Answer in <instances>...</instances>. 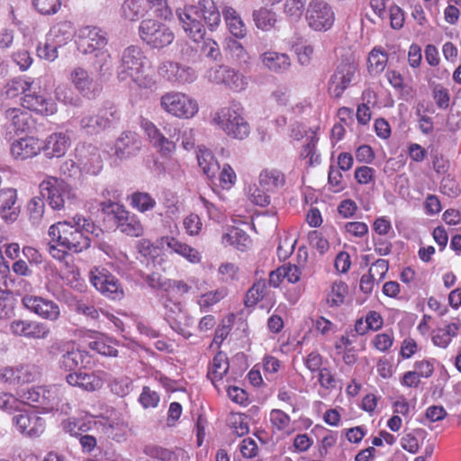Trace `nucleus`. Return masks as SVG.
I'll return each mask as SVG.
<instances>
[{"instance_id": "nucleus-54", "label": "nucleus", "mask_w": 461, "mask_h": 461, "mask_svg": "<svg viewBox=\"0 0 461 461\" xmlns=\"http://www.w3.org/2000/svg\"><path fill=\"white\" fill-rule=\"evenodd\" d=\"M95 60L94 66L95 70L100 76H104L111 73L112 70V57L106 48L100 50L94 53Z\"/></svg>"}, {"instance_id": "nucleus-31", "label": "nucleus", "mask_w": 461, "mask_h": 461, "mask_svg": "<svg viewBox=\"0 0 461 461\" xmlns=\"http://www.w3.org/2000/svg\"><path fill=\"white\" fill-rule=\"evenodd\" d=\"M68 80L84 96L92 97L98 90L88 71L82 67L72 68L68 75Z\"/></svg>"}, {"instance_id": "nucleus-48", "label": "nucleus", "mask_w": 461, "mask_h": 461, "mask_svg": "<svg viewBox=\"0 0 461 461\" xmlns=\"http://www.w3.org/2000/svg\"><path fill=\"white\" fill-rule=\"evenodd\" d=\"M318 131L319 127L316 126L315 130H311V135L308 137L307 143L303 147L300 157L308 159L309 166H315L321 163V156L316 149L318 143Z\"/></svg>"}, {"instance_id": "nucleus-11", "label": "nucleus", "mask_w": 461, "mask_h": 461, "mask_svg": "<svg viewBox=\"0 0 461 461\" xmlns=\"http://www.w3.org/2000/svg\"><path fill=\"white\" fill-rule=\"evenodd\" d=\"M305 21L314 32H327L334 24L335 13L325 0H311L305 9Z\"/></svg>"}, {"instance_id": "nucleus-61", "label": "nucleus", "mask_w": 461, "mask_h": 461, "mask_svg": "<svg viewBox=\"0 0 461 461\" xmlns=\"http://www.w3.org/2000/svg\"><path fill=\"white\" fill-rule=\"evenodd\" d=\"M306 0H285L284 13L293 21H298L304 10Z\"/></svg>"}, {"instance_id": "nucleus-56", "label": "nucleus", "mask_w": 461, "mask_h": 461, "mask_svg": "<svg viewBox=\"0 0 461 461\" xmlns=\"http://www.w3.org/2000/svg\"><path fill=\"white\" fill-rule=\"evenodd\" d=\"M23 404V402L19 396L16 397L10 393H0V410L3 411L7 413L19 411Z\"/></svg>"}, {"instance_id": "nucleus-32", "label": "nucleus", "mask_w": 461, "mask_h": 461, "mask_svg": "<svg viewBox=\"0 0 461 461\" xmlns=\"http://www.w3.org/2000/svg\"><path fill=\"white\" fill-rule=\"evenodd\" d=\"M17 191L14 188L0 190V215L6 223L14 222L20 213V206L16 204Z\"/></svg>"}, {"instance_id": "nucleus-10", "label": "nucleus", "mask_w": 461, "mask_h": 461, "mask_svg": "<svg viewBox=\"0 0 461 461\" xmlns=\"http://www.w3.org/2000/svg\"><path fill=\"white\" fill-rule=\"evenodd\" d=\"M101 206L104 212L113 214L116 226L121 232L136 238L144 234V226L140 218L127 211L124 206L111 201L103 202Z\"/></svg>"}, {"instance_id": "nucleus-12", "label": "nucleus", "mask_w": 461, "mask_h": 461, "mask_svg": "<svg viewBox=\"0 0 461 461\" xmlns=\"http://www.w3.org/2000/svg\"><path fill=\"white\" fill-rule=\"evenodd\" d=\"M357 72V64L353 59H347L339 63L329 80L328 91L330 95L334 98H340L356 80Z\"/></svg>"}, {"instance_id": "nucleus-49", "label": "nucleus", "mask_w": 461, "mask_h": 461, "mask_svg": "<svg viewBox=\"0 0 461 461\" xmlns=\"http://www.w3.org/2000/svg\"><path fill=\"white\" fill-rule=\"evenodd\" d=\"M348 293L347 284L341 280L334 281L327 291L326 303L329 307H339L344 303Z\"/></svg>"}, {"instance_id": "nucleus-19", "label": "nucleus", "mask_w": 461, "mask_h": 461, "mask_svg": "<svg viewBox=\"0 0 461 461\" xmlns=\"http://www.w3.org/2000/svg\"><path fill=\"white\" fill-rule=\"evenodd\" d=\"M119 118L118 111L110 107L100 110L96 115H83L79 125L86 134L95 135L111 127Z\"/></svg>"}, {"instance_id": "nucleus-59", "label": "nucleus", "mask_w": 461, "mask_h": 461, "mask_svg": "<svg viewBox=\"0 0 461 461\" xmlns=\"http://www.w3.org/2000/svg\"><path fill=\"white\" fill-rule=\"evenodd\" d=\"M269 192L263 189L260 185H250L248 189L249 200L256 205L267 206L270 203Z\"/></svg>"}, {"instance_id": "nucleus-33", "label": "nucleus", "mask_w": 461, "mask_h": 461, "mask_svg": "<svg viewBox=\"0 0 461 461\" xmlns=\"http://www.w3.org/2000/svg\"><path fill=\"white\" fill-rule=\"evenodd\" d=\"M76 156L80 165L89 174L96 175L102 167L99 150L92 145H83L76 149Z\"/></svg>"}, {"instance_id": "nucleus-23", "label": "nucleus", "mask_w": 461, "mask_h": 461, "mask_svg": "<svg viewBox=\"0 0 461 461\" xmlns=\"http://www.w3.org/2000/svg\"><path fill=\"white\" fill-rule=\"evenodd\" d=\"M430 334L432 344L437 348L446 349L453 339L461 335V319L455 317L450 321H445L442 326L431 330Z\"/></svg>"}, {"instance_id": "nucleus-16", "label": "nucleus", "mask_w": 461, "mask_h": 461, "mask_svg": "<svg viewBox=\"0 0 461 461\" xmlns=\"http://www.w3.org/2000/svg\"><path fill=\"white\" fill-rule=\"evenodd\" d=\"M5 122L3 126L5 140H12L14 135L25 133L33 125L32 116L20 107L7 108L4 112Z\"/></svg>"}, {"instance_id": "nucleus-21", "label": "nucleus", "mask_w": 461, "mask_h": 461, "mask_svg": "<svg viewBox=\"0 0 461 461\" xmlns=\"http://www.w3.org/2000/svg\"><path fill=\"white\" fill-rule=\"evenodd\" d=\"M106 33L95 26H84L78 30L77 49L84 54H92L106 48Z\"/></svg>"}, {"instance_id": "nucleus-24", "label": "nucleus", "mask_w": 461, "mask_h": 461, "mask_svg": "<svg viewBox=\"0 0 461 461\" xmlns=\"http://www.w3.org/2000/svg\"><path fill=\"white\" fill-rule=\"evenodd\" d=\"M104 372L101 370L94 372H72L66 376L67 383L71 386H77L86 392L99 390L104 382Z\"/></svg>"}, {"instance_id": "nucleus-9", "label": "nucleus", "mask_w": 461, "mask_h": 461, "mask_svg": "<svg viewBox=\"0 0 461 461\" xmlns=\"http://www.w3.org/2000/svg\"><path fill=\"white\" fill-rule=\"evenodd\" d=\"M139 35L141 41L152 49L165 48L175 39L173 31L167 25L154 19L140 22Z\"/></svg>"}, {"instance_id": "nucleus-1", "label": "nucleus", "mask_w": 461, "mask_h": 461, "mask_svg": "<svg viewBox=\"0 0 461 461\" xmlns=\"http://www.w3.org/2000/svg\"><path fill=\"white\" fill-rule=\"evenodd\" d=\"M100 229L89 219L76 215L70 220L59 221L49 228L50 240L48 250L52 258L62 260L67 253H78L90 247L89 234L96 237Z\"/></svg>"}, {"instance_id": "nucleus-60", "label": "nucleus", "mask_w": 461, "mask_h": 461, "mask_svg": "<svg viewBox=\"0 0 461 461\" xmlns=\"http://www.w3.org/2000/svg\"><path fill=\"white\" fill-rule=\"evenodd\" d=\"M44 202L40 197L32 198L27 205L30 220L32 224H39L44 214Z\"/></svg>"}, {"instance_id": "nucleus-42", "label": "nucleus", "mask_w": 461, "mask_h": 461, "mask_svg": "<svg viewBox=\"0 0 461 461\" xmlns=\"http://www.w3.org/2000/svg\"><path fill=\"white\" fill-rule=\"evenodd\" d=\"M222 15L230 32L238 39H242L247 34L244 22L238 12L231 6H225Z\"/></svg>"}, {"instance_id": "nucleus-28", "label": "nucleus", "mask_w": 461, "mask_h": 461, "mask_svg": "<svg viewBox=\"0 0 461 461\" xmlns=\"http://www.w3.org/2000/svg\"><path fill=\"white\" fill-rule=\"evenodd\" d=\"M140 127L148 136L152 146L163 156H170L176 149V143L167 138L149 120L142 119Z\"/></svg>"}, {"instance_id": "nucleus-35", "label": "nucleus", "mask_w": 461, "mask_h": 461, "mask_svg": "<svg viewBox=\"0 0 461 461\" xmlns=\"http://www.w3.org/2000/svg\"><path fill=\"white\" fill-rule=\"evenodd\" d=\"M140 149V141L136 133L125 131L117 139L114 145V153L120 158L134 155Z\"/></svg>"}, {"instance_id": "nucleus-6", "label": "nucleus", "mask_w": 461, "mask_h": 461, "mask_svg": "<svg viewBox=\"0 0 461 461\" xmlns=\"http://www.w3.org/2000/svg\"><path fill=\"white\" fill-rule=\"evenodd\" d=\"M159 302L164 311V319L170 328L185 339H189L193 334L190 328L194 324V318L185 308V305L172 294H161Z\"/></svg>"}, {"instance_id": "nucleus-13", "label": "nucleus", "mask_w": 461, "mask_h": 461, "mask_svg": "<svg viewBox=\"0 0 461 461\" xmlns=\"http://www.w3.org/2000/svg\"><path fill=\"white\" fill-rule=\"evenodd\" d=\"M24 109L34 112L41 116H50L57 113L55 101L41 90L40 79H32V88L22 97Z\"/></svg>"}, {"instance_id": "nucleus-45", "label": "nucleus", "mask_w": 461, "mask_h": 461, "mask_svg": "<svg viewBox=\"0 0 461 461\" xmlns=\"http://www.w3.org/2000/svg\"><path fill=\"white\" fill-rule=\"evenodd\" d=\"M228 295L226 287H219L201 294L196 297V303L202 312H208L214 305Z\"/></svg>"}, {"instance_id": "nucleus-36", "label": "nucleus", "mask_w": 461, "mask_h": 461, "mask_svg": "<svg viewBox=\"0 0 461 461\" xmlns=\"http://www.w3.org/2000/svg\"><path fill=\"white\" fill-rule=\"evenodd\" d=\"M75 35V28L71 22L62 21L54 24L46 38L58 47H62L69 42Z\"/></svg>"}, {"instance_id": "nucleus-37", "label": "nucleus", "mask_w": 461, "mask_h": 461, "mask_svg": "<svg viewBox=\"0 0 461 461\" xmlns=\"http://www.w3.org/2000/svg\"><path fill=\"white\" fill-rule=\"evenodd\" d=\"M143 452L148 456L159 461H188L189 459L186 452L181 448L172 451L170 449L150 444L145 446Z\"/></svg>"}, {"instance_id": "nucleus-47", "label": "nucleus", "mask_w": 461, "mask_h": 461, "mask_svg": "<svg viewBox=\"0 0 461 461\" xmlns=\"http://www.w3.org/2000/svg\"><path fill=\"white\" fill-rule=\"evenodd\" d=\"M253 20L258 29L267 32L275 27L277 14L274 10L262 6L253 12Z\"/></svg>"}, {"instance_id": "nucleus-22", "label": "nucleus", "mask_w": 461, "mask_h": 461, "mask_svg": "<svg viewBox=\"0 0 461 461\" xmlns=\"http://www.w3.org/2000/svg\"><path fill=\"white\" fill-rule=\"evenodd\" d=\"M39 375L32 365L19 364L0 367V383L12 386L34 382Z\"/></svg>"}, {"instance_id": "nucleus-64", "label": "nucleus", "mask_w": 461, "mask_h": 461, "mask_svg": "<svg viewBox=\"0 0 461 461\" xmlns=\"http://www.w3.org/2000/svg\"><path fill=\"white\" fill-rule=\"evenodd\" d=\"M393 341V333L392 331H386L376 334L372 339V345L378 351L385 352L392 348Z\"/></svg>"}, {"instance_id": "nucleus-46", "label": "nucleus", "mask_w": 461, "mask_h": 461, "mask_svg": "<svg viewBox=\"0 0 461 461\" xmlns=\"http://www.w3.org/2000/svg\"><path fill=\"white\" fill-rule=\"evenodd\" d=\"M388 62V54L381 47H375L367 58V70L370 75L381 74Z\"/></svg>"}, {"instance_id": "nucleus-14", "label": "nucleus", "mask_w": 461, "mask_h": 461, "mask_svg": "<svg viewBox=\"0 0 461 461\" xmlns=\"http://www.w3.org/2000/svg\"><path fill=\"white\" fill-rule=\"evenodd\" d=\"M89 280L99 293L111 300H121L124 296V291L119 280L104 267H92L89 272Z\"/></svg>"}, {"instance_id": "nucleus-20", "label": "nucleus", "mask_w": 461, "mask_h": 461, "mask_svg": "<svg viewBox=\"0 0 461 461\" xmlns=\"http://www.w3.org/2000/svg\"><path fill=\"white\" fill-rule=\"evenodd\" d=\"M23 307L43 320L56 321L60 317V308L54 301L34 294H25L22 298Z\"/></svg>"}, {"instance_id": "nucleus-55", "label": "nucleus", "mask_w": 461, "mask_h": 461, "mask_svg": "<svg viewBox=\"0 0 461 461\" xmlns=\"http://www.w3.org/2000/svg\"><path fill=\"white\" fill-rule=\"evenodd\" d=\"M228 423L237 436L241 437L249 433V427L248 417L241 413H230L228 418Z\"/></svg>"}, {"instance_id": "nucleus-63", "label": "nucleus", "mask_w": 461, "mask_h": 461, "mask_svg": "<svg viewBox=\"0 0 461 461\" xmlns=\"http://www.w3.org/2000/svg\"><path fill=\"white\" fill-rule=\"evenodd\" d=\"M34 8L43 15H51L59 12L61 0H33Z\"/></svg>"}, {"instance_id": "nucleus-26", "label": "nucleus", "mask_w": 461, "mask_h": 461, "mask_svg": "<svg viewBox=\"0 0 461 461\" xmlns=\"http://www.w3.org/2000/svg\"><path fill=\"white\" fill-rule=\"evenodd\" d=\"M10 330L15 336L33 339H44L50 333V328L43 322L23 320L12 321Z\"/></svg>"}, {"instance_id": "nucleus-7", "label": "nucleus", "mask_w": 461, "mask_h": 461, "mask_svg": "<svg viewBox=\"0 0 461 461\" xmlns=\"http://www.w3.org/2000/svg\"><path fill=\"white\" fill-rule=\"evenodd\" d=\"M160 108L178 119H192L199 112L198 102L191 95L176 90L164 93L159 98Z\"/></svg>"}, {"instance_id": "nucleus-51", "label": "nucleus", "mask_w": 461, "mask_h": 461, "mask_svg": "<svg viewBox=\"0 0 461 461\" xmlns=\"http://www.w3.org/2000/svg\"><path fill=\"white\" fill-rule=\"evenodd\" d=\"M131 205L140 212H146L155 208L156 200L146 192H135L131 195Z\"/></svg>"}, {"instance_id": "nucleus-58", "label": "nucleus", "mask_w": 461, "mask_h": 461, "mask_svg": "<svg viewBox=\"0 0 461 461\" xmlns=\"http://www.w3.org/2000/svg\"><path fill=\"white\" fill-rule=\"evenodd\" d=\"M191 290L192 286L185 281L168 278L165 294H172L173 298H177L189 294Z\"/></svg>"}, {"instance_id": "nucleus-39", "label": "nucleus", "mask_w": 461, "mask_h": 461, "mask_svg": "<svg viewBox=\"0 0 461 461\" xmlns=\"http://www.w3.org/2000/svg\"><path fill=\"white\" fill-rule=\"evenodd\" d=\"M230 368L229 359L225 353L218 352L208 366L207 377L218 387V383L221 382L227 375Z\"/></svg>"}, {"instance_id": "nucleus-38", "label": "nucleus", "mask_w": 461, "mask_h": 461, "mask_svg": "<svg viewBox=\"0 0 461 461\" xmlns=\"http://www.w3.org/2000/svg\"><path fill=\"white\" fill-rule=\"evenodd\" d=\"M88 338L90 339L88 347L92 350L107 357L117 356L118 351L115 348L117 344L111 338L96 331H90Z\"/></svg>"}, {"instance_id": "nucleus-43", "label": "nucleus", "mask_w": 461, "mask_h": 461, "mask_svg": "<svg viewBox=\"0 0 461 461\" xmlns=\"http://www.w3.org/2000/svg\"><path fill=\"white\" fill-rule=\"evenodd\" d=\"M32 77H19L9 81L2 91V96L5 99H14L20 95H25L26 92L32 88Z\"/></svg>"}, {"instance_id": "nucleus-52", "label": "nucleus", "mask_w": 461, "mask_h": 461, "mask_svg": "<svg viewBox=\"0 0 461 461\" xmlns=\"http://www.w3.org/2000/svg\"><path fill=\"white\" fill-rule=\"evenodd\" d=\"M121 15L128 21H137L143 16L142 0H125L121 8Z\"/></svg>"}, {"instance_id": "nucleus-5", "label": "nucleus", "mask_w": 461, "mask_h": 461, "mask_svg": "<svg viewBox=\"0 0 461 461\" xmlns=\"http://www.w3.org/2000/svg\"><path fill=\"white\" fill-rule=\"evenodd\" d=\"M40 193L54 210H62L79 201L76 188L63 178L47 176L39 185Z\"/></svg>"}, {"instance_id": "nucleus-53", "label": "nucleus", "mask_w": 461, "mask_h": 461, "mask_svg": "<svg viewBox=\"0 0 461 461\" xmlns=\"http://www.w3.org/2000/svg\"><path fill=\"white\" fill-rule=\"evenodd\" d=\"M225 48L231 58L240 65H249L250 63V56L240 42L236 40L229 39L226 41Z\"/></svg>"}, {"instance_id": "nucleus-25", "label": "nucleus", "mask_w": 461, "mask_h": 461, "mask_svg": "<svg viewBox=\"0 0 461 461\" xmlns=\"http://www.w3.org/2000/svg\"><path fill=\"white\" fill-rule=\"evenodd\" d=\"M71 145L70 135L67 131H56L48 135L41 142V151L48 158H61Z\"/></svg>"}, {"instance_id": "nucleus-40", "label": "nucleus", "mask_w": 461, "mask_h": 461, "mask_svg": "<svg viewBox=\"0 0 461 461\" xmlns=\"http://www.w3.org/2000/svg\"><path fill=\"white\" fill-rule=\"evenodd\" d=\"M196 159L203 173L212 178L220 169V165L212 150L205 146H198L196 149Z\"/></svg>"}, {"instance_id": "nucleus-34", "label": "nucleus", "mask_w": 461, "mask_h": 461, "mask_svg": "<svg viewBox=\"0 0 461 461\" xmlns=\"http://www.w3.org/2000/svg\"><path fill=\"white\" fill-rule=\"evenodd\" d=\"M259 59L265 68L276 74L287 71L291 66L290 57L286 53L267 50L263 52Z\"/></svg>"}, {"instance_id": "nucleus-62", "label": "nucleus", "mask_w": 461, "mask_h": 461, "mask_svg": "<svg viewBox=\"0 0 461 461\" xmlns=\"http://www.w3.org/2000/svg\"><path fill=\"white\" fill-rule=\"evenodd\" d=\"M62 428L66 433L77 438L89 429L86 422L77 418H68L63 420Z\"/></svg>"}, {"instance_id": "nucleus-30", "label": "nucleus", "mask_w": 461, "mask_h": 461, "mask_svg": "<svg viewBox=\"0 0 461 461\" xmlns=\"http://www.w3.org/2000/svg\"><path fill=\"white\" fill-rule=\"evenodd\" d=\"M97 429L107 438L117 442L126 439L128 432V424L120 417L101 418L95 421Z\"/></svg>"}, {"instance_id": "nucleus-29", "label": "nucleus", "mask_w": 461, "mask_h": 461, "mask_svg": "<svg viewBox=\"0 0 461 461\" xmlns=\"http://www.w3.org/2000/svg\"><path fill=\"white\" fill-rule=\"evenodd\" d=\"M41 142L34 136H25L12 142L10 152L14 159L25 160L41 152Z\"/></svg>"}, {"instance_id": "nucleus-18", "label": "nucleus", "mask_w": 461, "mask_h": 461, "mask_svg": "<svg viewBox=\"0 0 461 461\" xmlns=\"http://www.w3.org/2000/svg\"><path fill=\"white\" fill-rule=\"evenodd\" d=\"M158 74L165 81L176 86L190 84L197 78L193 68L170 60L158 65Z\"/></svg>"}, {"instance_id": "nucleus-3", "label": "nucleus", "mask_w": 461, "mask_h": 461, "mask_svg": "<svg viewBox=\"0 0 461 461\" xmlns=\"http://www.w3.org/2000/svg\"><path fill=\"white\" fill-rule=\"evenodd\" d=\"M148 59L139 46L131 45L122 53L120 65L117 68L119 81L133 82L139 87L151 88L156 80L152 73L147 71Z\"/></svg>"}, {"instance_id": "nucleus-41", "label": "nucleus", "mask_w": 461, "mask_h": 461, "mask_svg": "<svg viewBox=\"0 0 461 461\" xmlns=\"http://www.w3.org/2000/svg\"><path fill=\"white\" fill-rule=\"evenodd\" d=\"M224 246H231L239 250H246L251 246L250 237L243 230L231 227L221 237Z\"/></svg>"}, {"instance_id": "nucleus-4", "label": "nucleus", "mask_w": 461, "mask_h": 461, "mask_svg": "<svg viewBox=\"0 0 461 461\" xmlns=\"http://www.w3.org/2000/svg\"><path fill=\"white\" fill-rule=\"evenodd\" d=\"M211 123L231 139L245 140L250 133V125L239 103H231L218 109L212 114Z\"/></svg>"}, {"instance_id": "nucleus-15", "label": "nucleus", "mask_w": 461, "mask_h": 461, "mask_svg": "<svg viewBox=\"0 0 461 461\" xmlns=\"http://www.w3.org/2000/svg\"><path fill=\"white\" fill-rule=\"evenodd\" d=\"M206 77L211 83L222 85L236 93L244 91L249 84L245 75L225 65L210 68L206 73Z\"/></svg>"}, {"instance_id": "nucleus-27", "label": "nucleus", "mask_w": 461, "mask_h": 461, "mask_svg": "<svg viewBox=\"0 0 461 461\" xmlns=\"http://www.w3.org/2000/svg\"><path fill=\"white\" fill-rule=\"evenodd\" d=\"M61 354L59 359V366L64 371H75L86 357V353L80 350L73 342H62L57 345Z\"/></svg>"}, {"instance_id": "nucleus-17", "label": "nucleus", "mask_w": 461, "mask_h": 461, "mask_svg": "<svg viewBox=\"0 0 461 461\" xmlns=\"http://www.w3.org/2000/svg\"><path fill=\"white\" fill-rule=\"evenodd\" d=\"M13 426L23 437L29 438H40L46 429V420L36 411H27L14 415Z\"/></svg>"}, {"instance_id": "nucleus-8", "label": "nucleus", "mask_w": 461, "mask_h": 461, "mask_svg": "<svg viewBox=\"0 0 461 461\" xmlns=\"http://www.w3.org/2000/svg\"><path fill=\"white\" fill-rule=\"evenodd\" d=\"M23 404L41 408L43 413L58 409L60 390L56 385L33 386L17 393Z\"/></svg>"}, {"instance_id": "nucleus-57", "label": "nucleus", "mask_w": 461, "mask_h": 461, "mask_svg": "<svg viewBox=\"0 0 461 461\" xmlns=\"http://www.w3.org/2000/svg\"><path fill=\"white\" fill-rule=\"evenodd\" d=\"M269 420L277 430L289 432L291 418L282 410L273 409L269 413Z\"/></svg>"}, {"instance_id": "nucleus-44", "label": "nucleus", "mask_w": 461, "mask_h": 461, "mask_svg": "<svg viewBox=\"0 0 461 461\" xmlns=\"http://www.w3.org/2000/svg\"><path fill=\"white\" fill-rule=\"evenodd\" d=\"M258 183L263 189L273 193L285 185V176L277 169H265L259 174Z\"/></svg>"}, {"instance_id": "nucleus-2", "label": "nucleus", "mask_w": 461, "mask_h": 461, "mask_svg": "<svg viewBox=\"0 0 461 461\" xmlns=\"http://www.w3.org/2000/svg\"><path fill=\"white\" fill-rule=\"evenodd\" d=\"M176 14L183 30L194 41L203 39L205 26L212 31L221 23V13L213 0H199L194 5L177 8Z\"/></svg>"}, {"instance_id": "nucleus-50", "label": "nucleus", "mask_w": 461, "mask_h": 461, "mask_svg": "<svg viewBox=\"0 0 461 461\" xmlns=\"http://www.w3.org/2000/svg\"><path fill=\"white\" fill-rule=\"evenodd\" d=\"M292 49L297 56L298 62L301 65H309L314 52L313 46L303 39H297L292 42Z\"/></svg>"}]
</instances>
